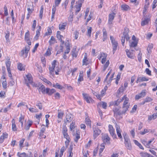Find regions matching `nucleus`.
Here are the masks:
<instances>
[{
    "label": "nucleus",
    "mask_w": 157,
    "mask_h": 157,
    "mask_svg": "<svg viewBox=\"0 0 157 157\" xmlns=\"http://www.w3.org/2000/svg\"><path fill=\"white\" fill-rule=\"evenodd\" d=\"M103 55H104V56L105 57L102 59L101 62L102 63H104L106 61V57L107 56V55H106L105 54L103 53V54H101V56H102Z\"/></svg>",
    "instance_id": "603ef678"
},
{
    "label": "nucleus",
    "mask_w": 157,
    "mask_h": 157,
    "mask_svg": "<svg viewBox=\"0 0 157 157\" xmlns=\"http://www.w3.org/2000/svg\"><path fill=\"white\" fill-rule=\"evenodd\" d=\"M146 95V92H145V90H143L141 93L136 95L135 98V99L136 100H138L139 99L144 97Z\"/></svg>",
    "instance_id": "1a4fd4ad"
},
{
    "label": "nucleus",
    "mask_w": 157,
    "mask_h": 157,
    "mask_svg": "<svg viewBox=\"0 0 157 157\" xmlns=\"http://www.w3.org/2000/svg\"><path fill=\"white\" fill-rule=\"evenodd\" d=\"M98 105H101L102 107L104 109H105L107 106V103L105 102L102 101L98 103Z\"/></svg>",
    "instance_id": "bb28decb"
},
{
    "label": "nucleus",
    "mask_w": 157,
    "mask_h": 157,
    "mask_svg": "<svg viewBox=\"0 0 157 157\" xmlns=\"http://www.w3.org/2000/svg\"><path fill=\"white\" fill-rule=\"evenodd\" d=\"M42 128L40 130V136H41V134H43L45 130V126L44 125H42L41 126Z\"/></svg>",
    "instance_id": "a18cd8bd"
},
{
    "label": "nucleus",
    "mask_w": 157,
    "mask_h": 157,
    "mask_svg": "<svg viewBox=\"0 0 157 157\" xmlns=\"http://www.w3.org/2000/svg\"><path fill=\"white\" fill-rule=\"evenodd\" d=\"M28 125H26L25 126V129L26 130H28L30 127L33 124V121H31L29 120L28 121Z\"/></svg>",
    "instance_id": "a211bd4d"
},
{
    "label": "nucleus",
    "mask_w": 157,
    "mask_h": 157,
    "mask_svg": "<svg viewBox=\"0 0 157 157\" xmlns=\"http://www.w3.org/2000/svg\"><path fill=\"white\" fill-rule=\"evenodd\" d=\"M17 155L19 157H29L28 155L25 152L20 153L18 152Z\"/></svg>",
    "instance_id": "4be33fe9"
},
{
    "label": "nucleus",
    "mask_w": 157,
    "mask_h": 157,
    "mask_svg": "<svg viewBox=\"0 0 157 157\" xmlns=\"http://www.w3.org/2000/svg\"><path fill=\"white\" fill-rule=\"evenodd\" d=\"M75 123L73 122L70 125V129L71 131H72L73 129L75 128Z\"/></svg>",
    "instance_id": "864d4df0"
},
{
    "label": "nucleus",
    "mask_w": 157,
    "mask_h": 157,
    "mask_svg": "<svg viewBox=\"0 0 157 157\" xmlns=\"http://www.w3.org/2000/svg\"><path fill=\"white\" fill-rule=\"evenodd\" d=\"M4 15L5 16H6L8 15V10L7 7L6 6H5L4 7Z\"/></svg>",
    "instance_id": "e2e57ef3"
},
{
    "label": "nucleus",
    "mask_w": 157,
    "mask_h": 157,
    "mask_svg": "<svg viewBox=\"0 0 157 157\" xmlns=\"http://www.w3.org/2000/svg\"><path fill=\"white\" fill-rule=\"evenodd\" d=\"M26 78H25V82H28L29 84L33 85V78L31 75L29 73L26 75Z\"/></svg>",
    "instance_id": "39448f33"
},
{
    "label": "nucleus",
    "mask_w": 157,
    "mask_h": 157,
    "mask_svg": "<svg viewBox=\"0 0 157 157\" xmlns=\"http://www.w3.org/2000/svg\"><path fill=\"white\" fill-rule=\"evenodd\" d=\"M58 117L59 118L62 119L63 116L64 114L61 111V110H58Z\"/></svg>",
    "instance_id": "a878e982"
},
{
    "label": "nucleus",
    "mask_w": 157,
    "mask_h": 157,
    "mask_svg": "<svg viewBox=\"0 0 157 157\" xmlns=\"http://www.w3.org/2000/svg\"><path fill=\"white\" fill-rule=\"evenodd\" d=\"M6 64L7 67L8 72H10L11 62H10L9 60L7 61L6 62Z\"/></svg>",
    "instance_id": "412c9836"
},
{
    "label": "nucleus",
    "mask_w": 157,
    "mask_h": 157,
    "mask_svg": "<svg viewBox=\"0 0 157 157\" xmlns=\"http://www.w3.org/2000/svg\"><path fill=\"white\" fill-rule=\"evenodd\" d=\"M53 87L55 88H57L60 90L62 89L63 87V86L60 85L58 83H56V84H53Z\"/></svg>",
    "instance_id": "2f4dec72"
},
{
    "label": "nucleus",
    "mask_w": 157,
    "mask_h": 157,
    "mask_svg": "<svg viewBox=\"0 0 157 157\" xmlns=\"http://www.w3.org/2000/svg\"><path fill=\"white\" fill-rule=\"evenodd\" d=\"M24 116H23L22 115H21V116L19 118V122H20L21 124V126L22 128L23 127V121H24Z\"/></svg>",
    "instance_id": "7c9ffc66"
},
{
    "label": "nucleus",
    "mask_w": 157,
    "mask_h": 157,
    "mask_svg": "<svg viewBox=\"0 0 157 157\" xmlns=\"http://www.w3.org/2000/svg\"><path fill=\"white\" fill-rule=\"evenodd\" d=\"M63 134L65 138H66L67 140L69 142H70V137L69 136L67 132H63Z\"/></svg>",
    "instance_id": "79ce46f5"
},
{
    "label": "nucleus",
    "mask_w": 157,
    "mask_h": 157,
    "mask_svg": "<svg viewBox=\"0 0 157 157\" xmlns=\"http://www.w3.org/2000/svg\"><path fill=\"white\" fill-rule=\"evenodd\" d=\"M145 101L146 102H150L152 101L153 99L151 98L147 97L145 99Z\"/></svg>",
    "instance_id": "680f3d73"
},
{
    "label": "nucleus",
    "mask_w": 157,
    "mask_h": 157,
    "mask_svg": "<svg viewBox=\"0 0 157 157\" xmlns=\"http://www.w3.org/2000/svg\"><path fill=\"white\" fill-rule=\"evenodd\" d=\"M109 131L110 135L113 139L116 138L117 136L115 133L114 129L111 125L109 124Z\"/></svg>",
    "instance_id": "20e7f679"
},
{
    "label": "nucleus",
    "mask_w": 157,
    "mask_h": 157,
    "mask_svg": "<svg viewBox=\"0 0 157 157\" xmlns=\"http://www.w3.org/2000/svg\"><path fill=\"white\" fill-rule=\"evenodd\" d=\"M149 154L146 153L141 152L140 153L141 156L142 157H148Z\"/></svg>",
    "instance_id": "052dcab7"
},
{
    "label": "nucleus",
    "mask_w": 157,
    "mask_h": 157,
    "mask_svg": "<svg viewBox=\"0 0 157 157\" xmlns=\"http://www.w3.org/2000/svg\"><path fill=\"white\" fill-rule=\"evenodd\" d=\"M93 128L94 130V137L95 138L97 137L101 133V130L98 128H96L93 126Z\"/></svg>",
    "instance_id": "6e6552de"
},
{
    "label": "nucleus",
    "mask_w": 157,
    "mask_h": 157,
    "mask_svg": "<svg viewBox=\"0 0 157 157\" xmlns=\"http://www.w3.org/2000/svg\"><path fill=\"white\" fill-rule=\"evenodd\" d=\"M25 140V139L23 138L20 141L19 146L21 147H23V145Z\"/></svg>",
    "instance_id": "13d9d810"
},
{
    "label": "nucleus",
    "mask_w": 157,
    "mask_h": 157,
    "mask_svg": "<svg viewBox=\"0 0 157 157\" xmlns=\"http://www.w3.org/2000/svg\"><path fill=\"white\" fill-rule=\"evenodd\" d=\"M105 143H102L101 144V148L99 149L100 153H101L104 150L105 147Z\"/></svg>",
    "instance_id": "58836bf2"
},
{
    "label": "nucleus",
    "mask_w": 157,
    "mask_h": 157,
    "mask_svg": "<svg viewBox=\"0 0 157 157\" xmlns=\"http://www.w3.org/2000/svg\"><path fill=\"white\" fill-rule=\"evenodd\" d=\"M67 148L64 146H63L60 149V153L59 155V157H61L63 155V152L66 150Z\"/></svg>",
    "instance_id": "f704fd0d"
},
{
    "label": "nucleus",
    "mask_w": 157,
    "mask_h": 157,
    "mask_svg": "<svg viewBox=\"0 0 157 157\" xmlns=\"http://www.w3.org/2000/svg\"><path fill=\"white\" fill-rule=\"evenodd\" d=\"M36 105L37 106L39 109L40 110L42 109L43 107V105L39 101H37L36 103Z\"/></svg>",
    "instance_id": "ea45409f"
},
{
    "label": "nucleus",
    "mask_w": 157,
    "mask_h": 157,
    "mask_svg": "<svg viewBox=\"0 0 157 157\" xmlns=\"http://www.w3.org/2000/svg\"><path fill=\"white\" fill-rule=\"evenodd\" d=\"M66 25L60 24L59 26V29L60 30H64L65 29Z\"/></svg>",
    "instance_id": "5fc2aeb1"
},
{
    "label": "nucleus",
    "mask_w": 157,
    "mask_h": 157,
    "mask_svg": "<svg viewBox=\"0 0 157 157\" xmlns=\"http://www.w3.org/2000/svg\"><path fill=\"white\" fill-rule=\"evenodd\" d=\"M74 16V13H72L70 14L68 17V20L69 21L72 22L73 21V19Z\"/></svg>",
    "instance_id": "8fccbe9b"
},
{
    "label": "nucleus",
    "mask_w": 157,
    "mask_h": 157,
    "mask_svg": "<svg viewBox=\"0 0 157 157\" xmlns=\"http://www.w3.org/2000/svg\"><path fill=\"white\" fill-rule=\"evenodd\" d=\"M137 45V43L135 41H132L131 42L130 45V48H131L132 47H135Z\"/></svg>",
    "instance_id": "de8ad7c7"
},
{
    "label": "nucleus",
    "mask_w": 157,
    "mask_h": 157,
    "mask_svg": "<svg viewBox=\"0 0 157 157\" xmlns=\"http://www.w3.org/2000/svg\"><path fill=\"white\" fill-rule=\"evenodd\" d=\"M52 50V48L51 47H49L47 49L45 53V55L47 56H49L51 54V51Z\"/></svg>",
    "instance_id": "c85d7f7f"
},
{
    "label": "nucleus",
    "mask_w": 157,
    "mask_h": 157,
    "mask_svg": "<svg viewBox=\"0 0 157 157\" xmlns=\"http://www.w3.org/2000/svg\"><path fill=\"white\" fill-rule=\"evenodd\" d=\"M66 121H65L66 122H70L71 121V117L69 115H67L66 117Z\"/></svg>",
    "instance_id": "6e6d98bb"
},
{
    "label": "nucleus",
    "mask_w": 157,
    "mask_h": 157,
    "mask_svg": "<svg viewBox=\"0 0 157 157\" xmlns=\"http://www.w3.org/2000/svg\"><path fill=\"white\" fill-rule=\"evenodd\" d=\"M48 32H46L45 33V35H50L52 33V30L50 28L48 27Z\"/></svg>",
    "instance_id": "bf43d9fd"
},
{
    "label": "nucleus",
    "mask_w": 157,
    "mask_h": 157,
    "mask_svg": "<svg viewBox=\"0 0 157 157\" xmlns=\"http://www.w3.org/2000/svg\"><path fill=\"white\" fill-rule=\"evenodd\" d=\"M84 99L88 103H90L93 101L92 98L87 94L82 93Z\"/></svg>",
    "instance_id": "423d86ee"
},
{
    "label": "nucleus",
    "mask_w": 157,
    "mask_h": 157,
    "mask_svg": "<svg viewBox=\"0 0 157 157\" xmlns=\"http://www.w3.org/2000/svg\"><path fill=\"white\" fill-rule=\"evenodd\" d=\"M56 91L54 89H52L51 90L49 88H47L46 90V93L48 94L49 95H51Z\"/></svg>",
    "instance_id": "4468645a"
},
{
    "label": "nucleus",
    "mask_w": 157,
    "mask_h": 157,
    "mask_svg": "<svg viewBox=\"0 0 157 157\" xmlns=\"http://www.w3.org/2000/svg\"><path fill=\"white\" fill-rule=\"evenodd\" d=\"M109 60H108L106 63L104 65V68H103V71H105V70L107 68L109 64Z\"/></svg>",
    "instance_id": "3c124183"
},
{
    "label": "nucleus",
    "mask_w": 157,
    "mask_h": 157,
    "mask_svg": "<svg viewBox=\"0 0 157 157\" xmlns=\"http://www.w3.org/2000/svg\"><path fill=\"white\" fill-rule=\"evenodd\" d=\"M67 125L66 121L65 120L64 121V123L63 124V132H67V128L66 127V125Z\"/></svg>",
    "instance_id": "49530a36"
},
{
    "label": "nucleus",
    "mask_w": 157,
    "mask_h": 157,
    "mask_svg": "<svg viewBox=\"0 0 157 157\" xmlns=\"http://www.w3.org/2000/svg\"><path fill=\"white\" fill-rule=\"evenodd\" d=\"M129 31V29L125 27L124 28V31L123 33V37H125L127 40H128L129 39V37L128 36V33Z\"/></svg>",
    "instance_id": "9d476101"
},
{
    "label": "nucleus",
    "mask_w": 157,
    "mask_h": 157,
    "mask_svg": "<svg viewBox=\"0 0 157 157\" xmlns=\"http://www.w3.org/2000/svg\"><path fill=\"white\" fill-rule=\"evenodd\" d=\"M46 90L44 86L43 85L39 88V90H40L43 94L46 93Z\"/></svg>",
    "instance_id": "b1692460"
},
{
    "label": "nucleus",
    "mask_w": 157,
    "mask_h": 157,
    "mask_svg": "<svg viewBox=\"0 0 157 157\" xmlns=\"http://www.w3.org/2000/svg\"><path fill=\"white\" fill-rule=\"evenodd\" d=\"M110 139V138L107 134L105 135L102 137V140L103 143H105V142H106L108 144H110V143L109 142Z\"/></svg>",
    "instance_id": "9b49d317"
},
{
    "label": "nucleus",
    "mask_w": 157,
    "mask_h": 157,
    "mask_svg": "<svg viewBox=\"0 0 157 157\" xmlns=\"http://www.w3.org/2000/svg\"><path fill=\"white\" fill-rule=\"evenodd\" d=\"M41 30V26H39V29H38L36 31V36L37 37H38L40 35V31Z\"/></svg>",
    "instance_id": "4d7b16f0"
},
{
    "label": "nucleus",
    "mask_w": 157,
    "mask_h": 157,
    "mask_svg": "<svg viewBox=\"0 0 157 157\" xmlns=\"http://www.w3.org/2000/svg\"><path fill=\"white\" fill-rule=\"evenodd\" d=\"M56 39L52 36H51L50 40L49 41V43L50 45H52L55 44L56 42Z\"/></svg>",
    "instance_id": "aec40b11"
},
{
    "label": "nucleus",
    "mask_w": 157,
    "mask_h": 157,
    "mask_svg": "<svg viewBox=\"0 0 157 157\" xmlns=\"http://www.w3.org/2000/svg\"><path fill=\"white\" fill-rule=\"evenodd\" d=\"M8 136V134L6 133H3L2 135L0 137V143H2L4 140L7 138Z\"/></svg>",
    "instance_id": "2eb2a0df"
},
{
    "label": "nucleus",
    "mask_w": 157,
    "mask_h": 157,
    "mask_svg": "<svg viewBox=\"0 0 157 157\" xmlns=\"http://www.w3.org/2000/svg\"><path fill=\"white\" fill-rule=\"evenodd\" d=\"M133 141L135 144L138 146L139 147L142 149H144V148L140 143L137 140H134Z\"/></svg>",
    "instance_id": "c9c22d12"
},
{
    "label": "nucleus",
    "mask_w": 157,
    "mask_h": 157,
    "mask_svg": "<svg viewBox=\"0 0 157 157\" xmlns=\"http://www.w3.org/2000/svg\"><path fill=\"white\" fill-rule=\"evenodd\" d=\"M110 39L112 43V45L113 47V54H114L115 51L117 50L118 44L117 41L115 40V39L112 36H110Z\"/></svg>",
    "instance_id": "f03ea898"
},
{
    "label": "nucleus",
    "mask_w": 157,
    "mask_h": 157,
    "mask_svg": "<svg viewBox=\"0 0 157 157\" xmlns=\"http://www.w3.org/2000/svg\"><path fill=\"white\" fill-rule=\"evenodd\" d=\"M80 136L78 134L76 133L75 135V138L74 139V140L75 142H77L78 139L80 138Z\"/></svg>",
    "instance_id": "69168bd1"
},
{
    "label": "nucleus",
    "mask_w": 157,
    "mask_h": 157,
    "mask_svg": "<svg viewBox=\"0 0 157 157\" xmlns=\"http://www.w3.org/2000/svg\"><path fill=\"white\" fill-rule=\"evenodd\" d=\"M149 19L148 18H145L144 20L142 21L141 23V25L144 26L148 23Z\"/></svg>",
    "instance_id": "cd10ccee"
},
{
    "label": "nucleus",
    "mask_w": 157,
    "mask_h": 157,
    "mask_svg": "<svg viewBox=\"0 0 157 157\" xmlns=\"http://www.w3.org/2000/svg\"><path fill=\"white\" fill-rule=\"evenodd\" d=\"M113 111L114 112V116H117L118 115H120L125 113H123V112L124 111V110L123 109L122 111L121 112L119 109L117 108H115L113 109Z\"/></svg>",
    "instance_id": "0eeeda50"
},
{
    "label": "nucleus",
    "mask_w": 157,
    "mask_h": 157,
    "mask_svg": "<svg viewBox=\"0 0 157 157\" xmlns=\"http://www.w3.org/2000/svg\"><path fill=\"white\" fill-rule=\"evenodd\" d=\"M44 10V7L43 6H41V9L40 11L39 17L41 19L42 17L43 12Z\"/></svg>",
    "instance_id": "a19ab883"
},
{
    "label": "nucleus",
    "mask_w": 157,
    "mask_h": 157,
    "mask_svg": "<svg viewBox=\"0 0 157 157\" xmlns=\"http://www.w3.org/2000/svg\"><path fill=\"white\" fill-rule=\"evenodd\" d=\"M12 129L14 131H16L17 130V127L16 124H15V120L13 119L12 120Z\"/></svg>",
    "instance_id": "393cba45"
},
{
    "label": "nucleus",
    "mask_w": 157,
    "mask_h": 157,
    "mask_svg": "<svg viewBox=\"0 0 157 157\" xmlns=\"http://www.w3.org/2000/svg\"><path fill=\"white\" fill-rule=\"evenodd\" d=\"M6 93L4 91H1L0 92V97L2 98H5Z\"/></svg>",
    "instance_id": "0e129e2a"
},
{
    "label": "nucleus",
    "mask_w": 157,
    "mask_h": 157,
    "mask_svg": "<svg viewBox=\"0 0 157 157\" xmlns=\"http://www.w3.org/2000/svg\"><path fill=\"white\" fill-rule=\"evenodd\" d=\"M85 122L86 124L89 126L90 128H91V121L88 118H86L85 119Z\"/></svg>",
    "instance_id": "c756f323"
},
{
    "label": "nucleus",
    "mask_w": 157,
    "mask_h": 157,
    "mask_svg": "<svg viewBox=\"0 0 157 157\" xmlns=\"http://www.w3.org/2000/svg\"><path fill=\"white\" fill-rule=\"evenodd\" d=\"M29 111L32 113H36L38 112V110L34 108H29Z\"/></svg>",
    "instance_id": "37998d69"
},
{
    "label": "nucleus",
    "mask_w": 157,
    "mask_h": 157,
    "mask_svg": "<svg viewBox=\"0 0 157 157\" xmlns=\"http://www.w3.org/2000/svg\"><path fill=\"white\" fill-rule=\"evenodd\" d=\"M57 37L58 40L60 41V42L62 44H61L63 45L64 43V41H63L62 40V38H63V36L61 35H60L57 36Z\"/></svg>",
    "instance_id": "e433bc0d"
},
{
    "label": "nucleus",
    "mask_w": 157,
    "mask_h": 157,
    "mask_svg": "<svg viewBox=\"0 0 157 157\" xmlns=\"http://www.w3.org/2000/svg\"><path fill=\"white\" fill-rule=\"evenodd\" d=\"M76 48L73 49L71 51L72 55L73 57H75L76 58L78 55V53L75 52Z\"/></svg>",
    "instance_id": "4c0bfd02"
},
{
    "label": "nucleus",
    "mask_w": 157,
    "mask_h": 157,
    "mask_svg": "<svg viewBox=\"0 0 157 157\" xmlns=\"http://www.w3.org/2000/svg\"><path fill=\"white\" fill-rule=\"evenodd\" d=\"M157 117V113H154L153 115L151 116H148V119L149 120H151L152 119H155Z\"/></svg>",
    "instance_id": "5701e85b"
},
{
    "label": "nucleus",
    "mask_w": 157,
    "mask_h": 157,
    "mask_svg": "<svg viewBox=\"0 0 157 157\" xmlns=\"http://www.w3.org/2000/svg\"><path fill=\"white\" fill-rule=\"evenodd\" d=\"M115 15V14L114 13H112L109 14L108 21L109 24H112V22L114 18Z\"/></svg>",
    "instance_id": "f8f14e48"
},
{
    "label": "nucleus",
    "mask_w": 157,
    "mask_h": 157,
    "mask_svg": "<svg viewBox=\"0 0 157 157\" xmlns=\"http://www.w3.org/2000/svg\"><path fill=\"white\" fill-rule=\"evenodd\" d=\"M82 4L81 3L78 4L77 7H76V13H77L80 10L81 7L82 6Z\"/></svg>",
    "instance_id": "09e8293b"
},
{
    "label": "nucleus",
    "mask_w": 157,
    "mask_h": 157,
    "mask_svg": "<svg viewBox=\"0 0 157 157\" xmlns=\"http://www.w3.org/2000/svg\"><path fill=\"white\" fill-rule=\"evenodd\" d=\"M122 10L124 11H128L130 9V7L128 6L126 4H123L121 6Z\"/></svg>",
    "instance_id": "f3484780"
},
{
    "label": "nucleus",
    "mask_w": 157,
    "mask_h": 157,
    "mask_svg": "<svg viewBox=\"0 0 157 157\" xmlns=\"http://www.w3.org/2000/svg\"><path fill=\"white\" fill-rule=\"evenodd\" d=\"M124 100L122 106V109L124 110V111L123 112V113H125L128 110V108L130 106V104L128 103L129 99L124 95L121 98L118 99L116 101H112L110 103V105H113L114 106H118L119 104L123 100Z\"/></svg>",
    "instance_id": "f257e3e1"
},
{
    "label": "nucleus",
    "mask_w": 157,
    "mask_h": 157,
    "mask_svg": "<svg viewBox=\"0 0 157 157\" xmlns=\"http://www.w3.org/2000/svg\"><path fill=\"white\" fill-rule=\"evenodd\" d=\"M116 128L117 132L118 137L120 138H121L122 136L121 134V131L120 130V128L119 126L117 125L116 124Z\"/></svg>",
    "instance_id": "ddd939ff"
},
{
    "label": "nucleus",
    "mask_w": 157,
    "mask_h": 157,
    "mask_svg": "<svg viewBox=\"0 0 157 157\" xmlns=\"http://www.w3.org/2000/svg\"><path fill=\"white\" fill-rule=\"evenodd\" d=\"M92 28L91 27H90L87 30V34L89 36V37L91 36V33Z\"/></svg>",
    "instance_id": "338daca9"
},
{
    "label": "nucleus",
    "mask_w": 157,
    "mask_h": 157,
    "mask_svg": "<svg viewBox=\"0 0 157 157\" xmlns=\"http://www.w3.org/2000/svg\"><path fill=\"white\" fill-rule=\"evenodd\" d=\"M125 52L126 53V55L130 59H133L134 56L133 55V53L129 51V50L128 49H126L125 50Z\"/></svg>",
    "instance_id": "dca6fc26"
},
{
    "label": "nucleus",
    "mask_w": 157,
    "mask_h": 157,
    "mask_svg": "<svg viewBox=\"0 0 157 157\" xmlns=\"http://www.w3.org/2000/svg\"><path fill=\"white\" fill-rule=\"evenodd\" d=\"M153 48V45L151 44L149 45L147 48V50L149 53H151V49Z\"/></svg>",
    "instance_id": "c03bdc74"
},
{
    "label": "nucleus",
    "mask_w": 157,
    "mask_h": 157,
    "mask_svg": "<svg viewBox=\"0 0 157 157\" xmlns=\"http://www.w3.org/2000/svg\"><path fill=\"white\" fill-rule=\"evenodd\" d=\"M87 57L86 56V53H85V55L84 56V57L82 60V65H87V63H86V62L88 61V60L87 59Z\"/></svg>",
    "instance_id": "72a5a7b5"
},
{
    "label": "nucleus",
    "mask_w": 157,
    "mask_h": 157,
    "mask_svg": "<svg viewBox=\"0 0 157 157\" xmlns=\"http://www.w3.org/2000/svg\"><path fill=\"white\" fill-rule=\"evenodd\" d=\"M125 146L128 149L130 150L132 149V146L130 140L128 138L124 137Z\"/></svg>",
    "instance_id": "7ed1b4c3"
},
{
    "label": "nucleus",
    "mask_w": 157,
    "mask_h": 157,
    "mask_svg": "<svg viewBox=\"0 0 157 157\" xmlns=\"http://www.w3.org/2000/svg\"><path fill=\"white\" fill-rule=\"evenodd\" d=\"M17 68L20 71L25 70V67L23 65V64L20 63H17Z\"/></svg>",
    "instance_id": "6ab92c4d"
},
{
    "label": "nucleus",
    "mask_w": 157,
    "mask_h": 157,
    "mask_svg": "<svg viewBox=\"0 0 157 157\" xmlns=\"http://www.w3.org/2000/svg\"><path fill=\"white\" fill-rule=\"evenodd\" d=\"M30 48L29 46L25 47V48L24 51L25 52V56L26 57L27 56V54Z\"/></svg>",
    "instance_id": "473e14b6"
},
{
    "label": "nucleus",
    "mask_w": 157,
    "mask_h": 157,
    "mask_svg": "<svg viewBox=\"0 0 157 157\" xmlns=\"http://www.w3.org/2000/svg\"><path fill=\"white\" fill-rule=\"evenodd\" d=\"M2 86L3 87L4 89H5L7 87V82L6 81H3L2 82Z\"/></svg>",
    "instance_id": "774afa93"
}]
</instances>
